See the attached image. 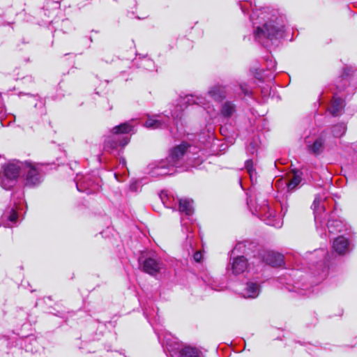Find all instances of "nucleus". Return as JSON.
<instances>
[{"label":"nucleus","mask_w":357,"mask_h":357,"mask_svg":"<svg viewBox=\"0 0 357 357\" xmlns=\"http://www.w3.org/2000/svg\"><path fill=\"white\" fill-rule=\"evenodd\" d=\"M188 149V144L182 143L173 148L169 156L165 160H160L158 165L153 168V176H167L176 173V168L180 167L182 164L183 158Z\"/></svg>","instance_id":"nucleus-1"},{"label":"nucleus","mask_w":357,"mask_h":357,"mask_svg":"<svg viewBox=\"0 0 357 357\" xmlns=\"http://www.w3.org/2000/svg\"><path fill=\"white\" fill-rule=\"evenodd\" d=\"M277 20L276 17L271 18L262 26H258L254 32L255 40L263 45H266L268 41H273L281 38L284 32L283 26L279 24Z\"/></svg>","instance_id":"nucleus-2"},{"label":"nucleus","mask_w":357,"mask_h":357,"mask_svg":"<svg viewBox=\"0 0 357 357\" xmlns=\"http://www.w3.org/2000/svg\"><path fill=\"white\" fill-rule=\"evenodd\" d=\"M22 173L21 162L8 163L4 167L3 173L0 174V185L6 190L11 189Z\"/></svg>","instance_id":"nucleus-3"},{"label":"nucleus","mask_w":357,"mask_h":357,"mask_svg":"<svg viewBox=\"0 0 357 357\" xmlns=\"http://www.w3.org/2000/svg\"><path fill=\"white\" fill-rule=\"evenodd\" d=\"M22 176L25 180L26 185H36L40 182L41 174L40 166L29 162H21Z\"/></svg>","instance_id":"nucleus-4"},{"label":"nucleus","mask_w":357,"mask_h":357,"mask_svg":"<svg viewBox=\"0 0 357 357\" xmlns=\"http://www.w3.org/2000/svg\"><path fill=\"white\" fill-rule=\"evenodd\" d=\"M171 357H200L201 351L196 347L178 345L170 351Z\"/></svg>","instance_id":"nucleus-5"},{"label":"nucleus","mask_w":357,"mask_h":357,"mask_svg":"<svg viewBox=\"0 0 357 357\" xmlns=\"http://www.w3.org/2000/svg\"><path fill=\"white\" fill-rule=\"evenodd\" d=\"M169 117H161L160 116H149L145 121L144 126L148 128L156 129L168 126Z\"/></svg>","instance_id":"nucleus-6"},{"label":"nucleus","mask_w":357,"mask_h":357,"mask_svg":"<svg viewBox=\"0 0 357 357\" xmlns=\"http://www.w3.org/2000/svg\"><path fill=\"white\" fill-rule=\"evenodd\" d=\"M162 268V264L155 258L149 257L143 262V270L151 275H156Z\"/></svg>","instance_id":"nucleus-7"},{"label":"nucleus","mask_w":357,"mask_h":357,"mask_svg":"<svg viewBox=\"0 0 357 357\" xmlns=\"http://www.w3.org/2000/svg\"><path fill=\"white\" fill-rule=\"evenodd\" d=\"M333 248L337 254L345 255L349 251V241L347 238L340 236L334 239Z\"/></svg>","instance_id":"nucleus-8"},{"label":"nucleus","mask_w":357,"mask_h":357,"mask_svg":"<svg viewBox=\"0 0 357 357\" xmlns=\"http://www.w3.org/2000/svg\"><path fill=\"white\" fill-rule=\"evenodd\" d=\"M248 268V262L246 259L243 257H237L234 258L231 264V270L234 275L243 273Z\"/></svg>","instance_id":"nucleus-9"},{"label":"nucleus","mask_w":357,"mask_h":357,"mask_svg":"<svg viewBox=\"0 0 357 357\" xmlns=\"http://www.w3.org/2000/svg\"><path fill=\"white\" fill-rule=\"evenodd\" d=\"M208 93L214 100L220 102L225 98L227 91L225 87L220 85H215L209 89Z\"/></svg>","instance_id":"nucleus-10"},{"label":"nucleus","mask_w":357,"mask_h":357,"mask_svg":"<svg viewBox=\"0 0 357 357\" xmlns=\"http://www.w3.org/2000/svg\"><path fill=\"white\" fill-rule=\"evenodd\" d=\"M204 99L202 97H194L192 95H188L183 98H181L179 100V106L181 109H183L189 105H204Z\"/></svg>","instance_id":"nucleus-11"},{"label":"nucleus","mask_w":357,"mask_h":357,"mask_svg":"<svg viewBox=\"0 0 357 357\" xmlns=\"http://www.w3.org/2000/svg\"><path fill=\"white\" fill-rule=\"evenodd\" d=\"M306 144L310 153L319 155L323 151L324 140L320 137L316 139L312 143L310 141H306Z\"/></svg>","instance_id":"nucleus-12"},{"label":"nucleus","mask_w":357,"mask_h":357,"mask_svg":"<svg viewBox=\"0 0 357 357\" xmlns=\"http://www.w3.org/2000/svg\"><path fill=\"white\" fill-rule=\"evenodd\" d=\"M265 260L267 264L273 267L281 266L284 264L283 255L274 252H268Z\"/></svg>","instance_id":"nucleus-13"},{"label":"nucleus","mask_w":357,"mask_h":357,"mask_svg":"<svg viewBox=\"0 0 357 357\" xmlns=\"http://www.w3.org/2000/svg\"><path fill=\"white\" fill-rule=\"evenodd\" d=\"M129 138L128 137H119L116 136L114 139H109L106 142L105 146L107 148H111L112 149H116L118 146H124L129 142Z\"/></svg>","instance_id":"nucleus-14"},{"label":"nucleus","mask_w":357,"mask_h":357,"mask_svg":"<svg viewBox=\"0 0 357 357\" xmlns=\"http://www.w3.org/2000/svg\"><path fill=\"white\" fill-rule=\"evenodd\" d=\"M344 107V101L342 98L333 97L331 107H329L328 110L330 113L333 116H338L342 109Z\"/></svg>","instance_id":"nucleus-15"},{"label":"nucleus","mask_w":357,"mask_h":357,"mask_svg":"<svg viewBox=\"0 0 357 357\" xmlns=\"http://www.w3.org/2000/svg\"><path fill=\"white\" fill-rule=\"evenodd\" d=\"M259 286L258 284L252 282L247 283L246 288L244 290L243 296L245 298H255L258 296Z\"/></svg>","instance_id":"nucleus-16"},{"label":"nucleus","mask_w":357,"mask_h":357,"mask_svg":"<svg viewBox=\"0 0 357 357\" xmlns=\"http://www.w3.org/2000/svg\"><path fill=\"white\" fill-rule=\"evenodd\" d=\"M179 211L182 213L190 216L193 213L192 200L181 199L178 200Z\"/></svg>","instance_id":"nucleus-17"},{"label":"nucleus","mask_w":357,"mask_h":357,"mask_svg":"<svg viewBox=\"0 0 357 357\" xmlns=\"http://www.w3.org/2000/svg\"><path fill=\"white\" fill-rule=\"evenodd\" d=\"M327 227L331 233L341 232L344 228L343 223L339 220H328Z\"/></svg>","instance_id":"nucleus-18"},{"label":"nucleus","mask_w":357,"mask_h":357,"mask_svg":"<svg viewBox=\"0 0 357 357\" xmlns=\"http://www.w3.org/2000/svg\"><path fill=\"white\" fill-rule=\"evenodd\" d=\"M132 126L129 123H123L115 126L112 129V132L114 134L119 135V134L129 133L132 130Z\"/></svg>","instance_id":"nucleus-19"},{"label":"nucleus","mask_w":357,"mask_h":357,"mask_svg":"<svg viewBox=\"0 0 357 357\" xmlns=\"http://www.w3.org/2000/svg\"><path fill=\"white\" fill-rule=\"evenodd\" d=\"M235 112V105L230 102H226L222 108V114L225 117L231 116Z\"/></svg>","instance_id":"nucleus-20"},{"label":"nucleus","mask_w":357,"mask_h":357,"mask_svg":"<svg viewBox=\"0 0 357 357\" xmlns=\"http://www.w3.org/2000/svg\"><path fill=\"white\" fill-rule=\"evenodd\" d=\"M301 177L297 172L294 173L293 177L288 182L287 188L288 190H293L297 185L301 182Z\"/></svg>","instance_id":"nucleus-21"},{"label":"nucleus","mask_w":357,"mask_h":357,"mask_svg":"<svg viewBox=\"0 0 357 357\" xmlns=\"http://www.w3.org/2000/svg\"><path fill=\"white\" fill-rule=\"evenodd\" d=\"M346 132V126L344 123H340L333 126L332 132L334 137H340Z\"/></svg>","instance_id":"nucleus-22"},{"label":"nucleus","mask_w":357,"mask_h":357,"mask_svg":"<svg viewBox=\"0 0 357 357\" xmlns=\"http://www.w3.org/2000/svg\"><path fill=\"white\" fill-rule=\"evenodd\" d=\"M245 169L250 175L251 181L253 182L254 179L256 180V178H255L256 172L253 168V162L251 160H248L245 162Z\"/></svg>","instance_id":"nucleus-23"},{"label":"nucleus","mask_w":357,"mask_h":357,"mask_svg":"<svg viewBox=\"0 0 357 357\" xmlns=\"http://www.w3.org/2000/svg\"><path fill=\"white\" fill-rule=\"evenodd\" d=\"M86 180V178H84L83 181H79L77 182V188L79 191H81V192H86L87 194H90L92 192H93V189H91L89 188V185H84V183H85V181Z\"/></svg>","instance_id":"nucleus-24"},{"label":"nucleus","mask_w":357,"mask_h":357,"mask_svg":"<svg viewBox=\"0 0 357 357\" xmlns=\"http://www.w3.org/2000/svg\"><path fill=\"white\" fill-rule=\"evenodd\" d=\"M160 199H161L162 202H163V204L167 208H173L176 205V202L175 203L172 202V201L170 200L169 195L167 194H164V193L161 194Z\"/></svg>","instance_id":"nucleus-25"},{"label":"nucleus","mask_w":357,"mask_h":357,"mask_svg":"<svg viewBox=\"0 0 357 357\" xmlns=\"http://www.w3.org/2000/svg\"><path fill=\"white\" fill-rule=\"evenodd\" d=\"M321 202V199L320 197H315L313 204H312L314 209L315 211V213H317V211L318 210L319 205L320 204Z\"/></svg>","instance_id":"nucleus-26"},{"label":"nucleus","mask_w":357,"mask_h":357,"mask_svg":"<svg viewBox=\"0 0 357 357\" xmlns=\"http://www.w3.org/2000/svg\"><path fill=\"white\" fill-rule=\"evenodd\" d=\"M17 217L18 216L17 213L14 210H12L11 213L8 217V219L10 222H15L17 219Z\"/></svg>","instance_id":"nucleus-27"},{"label":"nucleus","mask_w":357,"mask_h":357,"mask_svg":"<svg viewBox=\"0 0 357 357\" xmlns=\"http://www.w3.org/2000/svg\"><path fill=\"white\" fill-rule=\"evenodd\" d=\"M194 259L197 262H200L202 258V254L201 252L197 251L194 254Z\"/></svg>","instance_id":"nucleus-28"},{"label":"nucleus","mask_w":357,"mask_h":357,"mask_svg":"<svg viewBox=\"0 0 357 357\" xmlns=\"http://www.w3.org/2000/svg\"><path fill=\"white\" fill-rule=\"evenodd\" d=\"M241 88L245 95L248 94V91L244 87V86L241 85Z\"/></svg>","instance_id":"nucleus-29"},{"label":"nucleus","mask_w":357,"mask_h":357,"mask_svg":"<svg viewBox=\"0 0 357 357\" xmlns=\"http://www.w3.org/2000/svg\"><path fill=\"white\" fill-rule=\"evenodd\" d=\"M266 224L275 226V224H273L271 220H267Z\"/></svg>","instance_id":"nucleus-30"},{"label":"nucleus","mask_w":357,"mask_h":357,"mask_svg":"<svg viewBox=\"0 0 357 357\" xmlns=\"http://www.w3.org/2000/svg\"><path fill=\"white\" fill-rule=\"evenodd\" d=\"M172 116H176V117H178V114H174H174H172Z\"/></svg>","instance_id":"nucleus-31"},{"label":"nucleus","mask_w":357,"mask_h":357,"mask_svg":"<svg viewBox=\"0 0 357 357\" xmlns=\"http://www.w3.org/2000/svg\"><path fill=\"white\" fill-rule=\"evenodd\" d=\"M237 249V247H235L234 249L233 250L232 252L234 253V252Z\"/></svg>","instance_id":"nucleus-32"},{"label":"nucleus","mask_w":357,"mask_h":357,"mask_svg":"<svg viewBox=\"0 0 357 357\" xmlns=\"http://www.w3.org/2000/svg\"><path fill=\"white\" fill-rule=\"evenodd\" d=\"M320 252H322V255H324V253L323 250H321Z\"/></svg>","instance_id":"nucleus-33"},{"label":"nucleus","mask_w":357,"mask_h":357,"mask_svg":"<svg viewBox=\"0 0 357 357\" xmlns=\"http://www.w3.org/2000/svg\"><path fill=\"white\" fill-rule=\"evenodd\" d=\"M250 18H251L252 20H253V18H254V15H252V16L250 17Z\"/></svg>","instance_id":"nucleus-34"}]
</instances>
